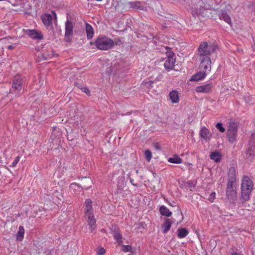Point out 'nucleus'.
Listing matches in <instances>:
<instances>
[{"instance_id": "nucleus-43", "label": "nucleus", "mask_w": 255, "mask_h": 255, "mask_svg": "<svg viewBox=\"0 0 255 255\" xmlns=\"http://www.w3.org/2000/svg\"><path fill=\"white\" fill-rule=\"evenodd\" d=\"M90 44H91V45H93V42H90Z\"/></svg>"}, {"instance_id": "nucleus-41", "label": "nucleus", "mask_w": 255, "mask_h": 255, "mask_svg": "<svg viewBox=\"0 0 255 255\" xmlns=\"http://www.w3.org/2000/svg\"><path fill=\"white\" fill-rule=\"evenodd\" d=\"M54 196H56L57 198L60 200H61V198L62 197V196L61 195H55V193L54 194Z\"/></svg>"}, {"instance_id": "nucleus-18", "label": "nucleus", "mask_w": 255, "mask_h": 255, "mask_svg": "<svg viewBox=\"0 0 255 255\" xmlns=\"http://www.w3.org/2000/svg\"><path fill=\"white\" fill-rule=\"evenodd\" d=\"M172 222L169 219H166L164 224L162 225V232L164 234L166 233L170 229Z\"/></svg>"}, {"instance_id": "nucleus-25", "label": "nucleus", "mask_w": 255, "mask_h": 255, "mask_svg": "<svg viewBox=\"0 0 255 255\" xmlns=\"http://www.w3.org/2000/svg\"><path fill=\"white\" fill-rule=\"evenodd\" d=\"M210 156L211 159L218 162L221 160V155L219 152H211Z\"/></svg>"}, {"instance_id": "nucleus-20", "label": "nucleus", "mask_w": 255, "mask_h": 255, "mask_svg": "<svg viewBox=\"0 0 255 255\" xmlns=\"http://www.w3.org/2000/svg\"><path fill=\"white\" fill-rule=\"evenodd\" d=\"M159 211L162 215L167 217H170L172 215V212L164 205H162L160 207Z\"/></svg>"}, {"instance_id": "nucleus-22", "label": "nucleus", "mask_w": 255, "mask_h": 255, "mask_svg": "<svg viewBox=\"0 0 255 255\" xmlns=\"http://www.w3.org/2000/svg\"><path fill=\"white\" fill-rule=\"evenodd\" d=\"M188 234V231L185 228H180L177 230V235L179 238H185Z\"/></svg>"}, {"instance_id": "nucleus-31", "label": "nucleus", "mask_w": 255, "mask_h": 255, "mask_svg": "<svg viewBox=\"0 0 255 255\" xmlns=\"http://www.w3.org/2000/svg\"><path fill=\"white\" fill-rule=\"evenodd\" d=\"M106 251L103 248H100L98 249L97 254L99 255H104Z\"/></svg>"}, {"instance_id": "nucleus-42", "label": "nucleus", "mask_w": 255, "mask_h": 255, "mask_svg": "<svg viewBox=\"0 0 255 255\" xmlns=\"http://www.w3.org/2000/svg\"><path fill=\"white\" fill-rule=\"evenodd\" d=\"M53 14L55 16V17H56V13L55 12H54V11H53Z\"/></svg>"}, {"instance_id": "nucleus-4", "label": "nucleus", "mask_w": 255, "mask_h": 255, "mask_svg": "<svg viewBox=\"0 0 255 255\" xmlns=\"http://www.w3.org/2000/svg\"><path fill=\"white\" fill-rule=\"evenodd\" d=\"M253 187V181L249 177L244 176L241 184V198L244 201H248L250 199Z\"/></svg>"}, {"instance_id": "nucleus-37", "label": "nucleus", "mask_w": 255, "mask_h": 255, "mask_svg": "<svg viewBox=\"0 0 255 255\" xmlns=\"http://www.w3.org/2000/svg\"><path fill=\"white\" fill-rule=\"evenodd\" d=\"M82 91L83 92H84L85 93H86V94H90L89 90L87 88H86V87L83 88L82 89Z\"/></svg>"}, {"instance_id": "nucleus-33", "label": "nucleus", "mask_w": 255, "mask_h": 255, "mask_svg": "<svg viewBox=\"0 0 255 255\" xmlns=\"http://www.w3.org/2000/svg\"><path fill=\"white\" fill-rule=\"evenodd\" d=\"M215 195H216V193L215 192H213V193H211L210 195H209V197L208 198L210 202H213L215 198Z\"/></svg>"}, {"instance_id": "nucleus-16", "label": "nucleus", "mask_w": 255, "mask_h": 255, "mask_svg": "<svg viewBox=\"0 0 255 255\" xmlns=\"http://www.w3.org/2000/svg\"><path fill=\"white\" fill-rule=\"evenodd\" d=\"M218 15L220 19L223 20L229 24H231V19L229 14L225 11L221 10L219 11Z\"/></svg>"}, {"instance_id": "nucleus-34", "label": "nucleus", "mask_w": 255, "mask_h": 255, "mask_svg": "<svg viewBox=\"0 0 255 255\" xmlns=\"http://www.w3.org/2000/svg\"><path fill=\"white\" fill-rule=\"evenodd\" d=\"M54 54L53 52H52L50 54H47V53H44V57L45 60H47L48 59L52 58L54 56Z\"/></svg>"}, {"instance_id": "nucleus-15", "label": "nucleus", "mask_w": 255, "mask_h": 255, "mask_svg": "<svg viewBox=\"0 0 255 255\" xmlns=\"http://www.w3.org/2000/svg\"><path fill=\"white\" fill-rule=\"evenodd\" d=\"M169 99L172 103H178L179 101V94L177 91L173 90L169 94Z\"/></svg>"}, {"instance_id": "nucleus-14", "label": "nucleus", "mask_w": 255, "mask_h": 255, "mask_svg": "<svg viewBox=\"0 0 255 255\" xmlns=\"http://www.w3.org/2000/svg\"><path fill=\"white\" fill-rule=\"evenodd\" d=\"M212 87V84H207L197 87L195 90L198 93H208L211 91Z\"/></svg>"}, {"instance_id": "nucleus-7", "label": "nucleus", "mask_w": 255, "mask_h": 255, "mask_svg": "<svg viewBox=\"0 0 255 255\" xmlns=\"http://www.w3.org/2000/svg\"><path fill=\"white\" fill-rule=\"evenodd\" d=\"M229 172L233 176L229 179L227 183L226 196L228 199H233L236 196V191L233 187V184L236 182L235 169L234 168H231L229 170Z\"/></svg>"}, {"instance_id": "nucleus-9", "label": "nucleus", "mask_w": 255, "mask_h": 255, "mask_svg": "<svg viewBox=\"0 0 255 255\" xmlns=\"http://www.w3.org/2000/svg\"><path fill=\"white\" fill-rule=\"evenodd\" d=\"M23 88V80L19 75L16 76L12 81L11 92L16 95L19 94Z\"/></svg>"}, {"instance_id": "nucleus-30", "label": "nucleus", "mask_w": 255, "mask_h": 255, "mask_svg": "<svg viewBox=\"0 0 255 255\" xmlns=\"http://www.w3.org/2000/svg\"><path fill=\"white\" fill-rule=\"evenodd\" d=\"M20 157L19 156H17L15 157L13 161L12 162L11 167H14L16 166L18 162L19 161Z\"/></svg>"}, {"instance_id": "nucleus-5", "label": "nucleus", "mask_w": 255, "mask_h": 255, "mask_svg": "<svg viewBox=\"0 0 255 255\" xmlns=\"http://www.w3.org/2000/svg\"><path fill=\"white\" fill-rule=\"evenodd\" d=\"M94 43L96 47L102 50H108L112 48L115 44L114 41L106 36H100L96 38Z\"/></svg>"}, {"instance_id": "nucleus-8", "label": "nucleus", "mask_w": 255, "mask_h": 255, "mask_svg": "<svg viewBox=\"0 0 255 255\" xmlns=\"http://www.w3.org/2000/svg\"><path fill=\"white\" fill-rule=\"evenodd\" d=\"M238 125L233 122H230L227 130V137L230 143H234L236 141L238 136Z\"/></svg>"}, {"instance_id": "nucleus-17", "label": "nucleus", "mask_w": 255, "mask_h": 255, "mask_svg": "<svg viewBox=\"0 0 255 255\" xmlns=\"http://www.w3.org/2000/svg\"><path fill=\"white\" fill-rule=\"evenodd\" d=\"M43 24L45 26H49L52 24V16L50 14H45L41 16Z\"/></svg>"}, {"instance_id": "nucleus-13", "label": "nucleus", "mask_w": 255, "mask_h": 255, "mask_svg": "<svg viewBox=\"0 0 255 255\" xmlns=\"http://www.w3.org/2000/svg\"><path fill=\"white\" fill-rule=\"evenodd\" d=\"M200 135L205 141L209 140L212 137V133L205 127H202L200 131Z\"/></svg>"}, {"instance_id": "nucleus-26", "label": "nucleus", "mask_w": 255, "mask_h": 255, "mask_svg": "<svg viewBox=\"0 0 255 255\" xmlns=\"http://www.w3.org/2000/svg\"><path fill=\"white\" fill-rule=\"evenodd\" d=\"M113 236L119 244H121L123 243L122 236L119 232H115L113 234Z\"/></svg>"}, {"instance_id": "nucleus-32", "label": "nucleus", "mask_w": 255, "mask_h": 255, "mask_svg": "<svg viewBox=\"0 0 255 255\" xmlns=\"http://www.w3.org/2000/svg\"><path fill=\"white\" fill-rule=\"evenodd\" d=\"M70 187L71 189H73L74 190H76L77 189H81V187H80V186L78 184H77V183H72L70 185Z\"/></svg>"}, {"instance_id": "nucleus-12", "label": "nucleus", "mask_w": 255, "mask_h": 255, "mask_svg": "<svg viewBox=\"0 0 255 255\" xmlns=\"http://www.w3.org/2000/svg\"><path fill=\"white\" fill-rule=\"evenodd\" d=\"M24 31L25 34L32 39L38 40L43 39V35L41 33L38 32L35 29H26Z\"/></svg>"}, {"instance_id": "nucleus-39", "label": "nucleus", "mask_w": 255, "mask_h": 255, "mask_svg": "<svg viewBox=\"0 0 255 255\" xmlns=\"http://www.w3.org/2000/svg\"><path fill=\"white\" fill-rule=\"evenodd\" d=\"M130 182L131 183V184L135 186H137V184H135L134 183V180L133 179H131L130 178Z\"/></svg>"}, {"instance_id": "nucleus-28", "label": "nucleus", "mask_w": 255, "mask_h": 255, "mask_svg": "<svg viewBox=\"0 0 255 255\" xmlns=\"http://www.w3.org/2000/svg\"><path fill=\"white\" fill-rule=\"evenodd\" d=\"M216 127L221 132H224L225 131V128L223 127V124L221 123H217Z\"/></svg>"}, {"instance_id": "nucleus-35", "label": "nucleus", "mask_w": 255, "mask_h": 255, "mask_svg": "<svg viewBox=\"0 0 255 255\" xmlns=\"http://www.w3.org/2000/svg\"><path fill=\"white\" fill-rule=\"evenodd\" d=\"M136 226H137V227H136V228H138V229H140V228L144 229L145 228V226H146V225H145V223H144V222H140V223L137 224Z\"/></svg>"}, {"instance_id": "nucleus-21", "label": "nucleus", "mask_w": 255, "mask_h": 255, "mask_svg": "<svg viewBox=\"0 0 255 255\" xmlns=\"http://www.w3.org/2000/svg\"><path fill=\"white\" fill-rule=\"evenodd\" d=\"M86 30L87 38L88 39H91L93 37L94 35V30L92 26L89 23H86Z\"/></svg>"}, {"instance_id": "nucleus-36", "label": "nucleus", "mask_w": 255, "mask_h": 255, "mask_svg": "<svg viewBox=\"0 0 255 255\" xmlns=\"http://www.w3.org/2000/svg\"><path fill=\"white\" fill-rule=\"evenodd\" d=\"M252 99V96L250 95H246L244 96V99L247 103H250Z\"/></svg>"}, {"instance_id": "nucleus-11", "label": "nucleus", "mask_w": 255, "mask_h": 255, "mask_svg": "<svg viewBox=\"0 0 255 255\" xmlns=\"http://www.w3.org/2000/svg\"><path fill=\"white\" fill-rule=\"evenodd\" d=\"M74 25L71 21L67 20L65 23L64 40L67 42L71 41L73 36Z\"/></svg>"}, {"instance_id": "nucleus-27", "label": "nucleus", "mask_w": 255, "mask_h": 255, "mask_svg": "<svg viewBox=\"0 0 255 255\" xmlns=\"http://www.w3.org/2000/svg\"><path fill=\"white\" fill-rule=\"evenodd\" d=\"M144 154L147 161H149L152 157V154L150 151L149 150H146L145 151Z\"/></svg>"}, {"instance_id": "nucleus-19", "label": "nucleus", "mask_w": 255, "mask_h": 255, "mask_svg": "<svg viewBox=\"0 0 255 255\" xmlns=\"http://www.w3.org/2000/svg\"><path fill=\"white\" fill-rule=\"evenodd\" d=\"M130 8L136 9H143V7L141 5V2L138 1H129L128 2Z\"/></svg>"}, {"instance_id": "nucleus-23", "label": "nucleus", "mask_w": 255, "mask_h": 255, "mask_svg": "<svg viewBox=\"0 0 255 255\" xmlns=\"http://www.w3.org/2000/svg\"><path fill=\"white\" fill-rule=\"evenodd\" d=\"M168 161L172 163L179 164L182 163V159L179 156L175 155L172 157H170Z\"/></svg>"}, {"instance_id": "nucleus-38", "label": "nucleus", "mask_w": 255, "mask_h": 255, "mask_svg": "<svg viewBox=\"0 0 255 255\" xmlns=\"http://www.w3.org/2000/svg\"><path fill=\"white\" fill-rule=\"evenodd\" d=\"M15 46H16L15 44L8 45L7 46V49L9 50H12L15 47Z\"/></svg>"}, {"instance_id": "nucleus-24", "label": "nucleus", "mask_w": 255, "mask_h": 255, "mask_svg": "<svg viewBox=\"0 0 255 255\" xmlns=\"http://www.w3.org/2000/svg\"><path fill=\"white\" fill-rule=\"evenodd\" d=\"M18 229L19 230L16 234V239L17 241H21L24 237V229L22 226H19Z\"/></svg>"}, {"instance_id": "nucleus-10", "label": "nucleus", "mask_w": 255, "mask_h": 255, "mask_svg": "<svg viewBox=\"0 0 255 255\" xmlns=\"http://www.w3.org/2000/svg\"><path fill=\"white\" fill-rule=\"evenodd\" d=\"M174 54L173 52L170 51L167 52V59H166L164 66L165 69L169 71L174 69L175 67V58H174Z\"/></svg>"}, {"instance_id": "nucleus-40", "label": "nucleus", "mask_w": 255, "mask_h": 255, "mask_svg": "<svg viewBox=\"0 0 255 255\" xmlns=\"http://www.w3.org/2000/svg\"><path fill=\"white\" fill-rule=\"evenodd\" d=\"M231 255H244L243 254L241 253H238L236 252H233L231 253Z\"/></svg>"}, {"instance_id": "nucleus-3", "label": "nucleus", "mask_w": 255, "mask_h": 255, "mask_svg": "<svg viewBox=\"0 0 255 255\" xmlns=\"http://www.w3.org/2000/svg\"><path fill=\"white\" fill-rule=\"evenodd\" d=\"M85 218L90 226L91 232L95 233L96 230V221L93 214L92 202L90 199H87L85 201Z\"/></svg>"}, {"instance_id": "nucleus-1", "label": "nucleus", "mask_w": 255, "mask_h": 255, "mask_svg": "<svg viewBox=\"0 0 255 255\" xmlns=\"http://www.w3.org/2000/svg\"><path fill=\"white\" fill-rule=\"evenodd\" d=\"M218 49V47L216 45L208 44L206 42H202L197 49V56L200 63L211 65L212 62L210 56Z\"/></svg>"}, {"instance_id": "nucleus-6", "label": "nucleus", "mask_w": 255, "mask_h": 255, "mask_svg": "<svg viewBox=\"0 0 255 255\" xmlns=\"http://www.w3.org/2000/svg\"><path fill=\"white\" fill-rule=\"evenodd\" d=\"M199 71L193 75L191 81H198L204 79L211 70V65L200 63L199 67Z\"/></svg>"}, {"instance_id": "nucleus-2", "label": "nucleus", "mask_w": 255, "mask_h": 255, "mask_svg": "<svg viewBox=\"0 0 255 255\" xmlns=\"http://www.w3.org/2000/svg\"><path fill=\"white\" fill-rule=\"evenodd\" d=\"M193 4L191 7V13L194 17H209L208 10L211 9V6L202 0H191Z\"/></svg>"}, {"instance_id": "nucleus-29", "label": "nucleus", "mask_w": 255, "mask_h": 255, "mask_svg": "<svg viewBox=\"0 0 255 255\" xmlns=\"http://www.w3.org/2000/svg\"><path fill=\"white\" fill-rule=\"evenodd\" d=\"M131 249H132V248L130 246H129V245H123V246L122 251L124 252H125V253L128 252H132Z\"/></svg>"}]
</instances>
